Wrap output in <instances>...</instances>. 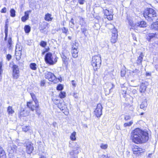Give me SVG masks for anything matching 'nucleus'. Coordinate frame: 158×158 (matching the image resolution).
I'll return each mask as SVG.
<instances>
[{
    "label": "nucleus",
    "instance_id": "1",
    "mask_svg": "<svg viewBox=\"0 0 158 158\" xmlns=\"http://www.w3.org/2000/svg\"><path fill=\"white\" fill-rule=\"evenodd\" d=\"M148 139V133L139 128L135 129L131 132L130 139L132 142L135 144L145 143Z\"/></svg>",
    "mask_w": 158,
    "mask_h": 158
},
{
    "label": "nucleus",
    "instance_id": "29",
    "mask_svg": "<svg viewBox=\"0 0 158 158\" xmlns=\"http://www.w3.org/2000/svg\"><path fill=\"white\" fill-rule=\"evenodd\" d=\"M78 45V43L76 42L73 43L71 44L72 49H77Z\"/></svg>",
    "mask_w": 158,
    "mask_h": 158
},
{
    "label": "nucleus",
    "instance_id": "46",
    "mask_svg": "<svg viewBox=\"0 0 158 158\" xmlns=\"http://www.w3.org/2000/svg\"><path fill=\"white\" fill-rule=\"evenodd\" d=\"M69 22L71 23V24L70 25V27L71 28H73L74 27V21L73 18H72L70 21Z\"/></svg>",
    "mask_w": 158,
    "mask_h": 158
},
{
    "label": "nucleus",
    "instance_id": "28",
    "mask_svg": "<svg viewBox=\"0 0 158 158\" xmlns=\"http://www.w3.org/2000/svg\"><path fill=\"white\" fill-rule=\"evenodd\" d=\"M155 34L153 33H149L147 36V39L149 41H150L151 39L155 37Z\"/></svg>",
    "mask_w": 158,
    "mask_h": 158
},
{
    "label": "nucleus",
    "instance_id": "19",
    "mask_svg": "<svg viewBox=\"0 0 158 158\" xmlns=\"http://www.w3.org/2000/svg\"><path fill=\"white\" fill-rule=\"evenodd\" d=\"M150 28L153 30L158 31V21L152 23L151 25Z\"/></svg>",
    "mask_w": 158,
    "mask_h": 158
},
{
    "label": "nucleus",
    "instance_id": "34",
    "mask_svg": "<svg viewBox=\"0 0 158 158\" xmlns=\"http://www.w3.org/2000/svg\"><path fill=\"white\" fill-rule=\"evenodd\" d=\"M36 64L35 63H31L30 65V68L33 70H36L37 69Z\"/></svg>",
    "mask_w": 158,
    "mask_h": 158
},
{
    "label": "nucleus",
    "instance_id": "54",
    "mask_svg": "<svg viewBox=\"0 0 158 158\" xmlns=\"http://www.w3.org/2000/svg\"><path fill=\"white\" fill-rule=\"evenodd\" d=\"M133 73H135L136 74H138L139 73V70L137 69H135L133 71Z\"/></svg>",
    "mask_w": 158,
    "mask_h": 158
},
{
    "label": "nucleus",
    "instance_id": "5",
    "mask_svg": "<svg viewBox=\"0 0 158 158\" xmlns=\"http://www.w3.org/2000/svg\"><path fill=\"white\" fill-rule=\"evenodd\" d=\"M30 95L32 100L34 102L35 105L33 104V102H27V106L33 111L35 110V108H38L39 107V105L38 103V101L35 94L33 93H31Z\"/></svg>",
    "mask_w": 158,
    "mask_h": 158
},
{
    "label": "nucleus",
    "instance_id": "59",
    "mask_svg": "<svg viewBox=\"0 0 158 158\" xmlns=\"http://www.w3.org/2000/svg\"><path fill=\"white\" fill-rule=\"evenodd\" d=\"M73 96L75 98H77L78 97L77 94V93H74Z\"/></svg>",
    "mask_w": 158,
    "mask_h": 158
},
{
    "label": "nucleus",
    "instance_id": "36",
    "mask_svg": "<svg viewBox=\"0 0 158 158\" xmlns=\"http://www.w3.org/2000/svg\"><path fill=\"white\" fill-rule=\"evenodd\" d=\"M7 111L9 114H12L14 113V111L12 109L11 106H9L7 108Z\"/></svg>",
    "mask_w": 158,
    "mask_h": 158
},
{
    "label": "nucleus",
    "instance_id": "47",
    "mask_svg": "<svg viewBox=\"0 0 158 158\" xmlns=\"http://www.w3.org/2000/svg\"><path fill=\"white\" fill-rule=\"evenodd\" d=\"M46 45H47V43L46 42L44 41H42L40 42V45L41 46H42L43 47H44L46 46Z\"/></svg>",
    "mask_w": 158,
    "mask_h": 158
},
{
    "label": "nucleus",
    "instance_id": "13",
    "mask_svg": "<svg viewBox=\"0 0 158 158\" xmlns=\"http://www.w3.org/2000/svg\"><path fill=\"white\" fill-rule=\"evenodd\" d=\"M105 15L106 16V18L109 20H112L113 18V12L109 11L107 9H103Z\"/></svg>",
    "mask_w": 158,
    "mask_h": 158
},
{
    "label": "nucleus",
    "instance_id": "22",
    "mask_svg": "<svg viewBox=\"0 0 158 158\" xmlns=\"http://www.w3.org/2000/svg\"><path fill=\"white\" fill-rule=\"evenodd\" d=\"M147 101L146 100H145L143 101L140 105V108L141 109H143L144 110H146L147 106Z\"/></svg>",
    "mask_w": 158,
    "mask_h": 158
},
{
    "label": "nucleus",
    "instance_id": "43",
    "mask_svg": "<svg viewBox=\"0 0 158 158\" xmlns=\"http://www.w3.org/2000/svg\"><path fill=\"white\" fill-rule=\"evenodd\" d=\"M66 93L64 92H61L59 95V96L60 98H64L65 97Z\"/></svg>",
    "mask_w": 158,
    "mask_h": 158
},
{
    "label": "nucleus",
    "instance_id": "63",
    "mask_svg": "<svg viewBox=\"0 0 158 158\" xmlns=\"http://www.w3.org/2000/svg\"><path fill=\"white\" fill-rule=\"evenodd\" d=\"M155 68L157 70H158V64H157L155 65Z\"/></svg>",
    "mask_w": 158,
    "mask_h": 158
},
{
    "label": "nucleus",
    "instance_id": "26",
    "mask_svg": "<svg viewBox=\"0 0 158 158\" xmlns=\"http://www.w3.org/2000/svg\"><path fill=\"white\" fill-rule=\"evenodd\" d=\"M118 35H112V37L111 39V42L113 43H115L117 40Z\"/></svg>",
    "mask_w": 158,
    "mask_h": 158
},
{
    "label": "nucleus",
    "instance_id": "61",
    "mask_svg": "<svg viewBox=\"0 0 158 158\" xmlns=\"http://www.w3.org/2000/svg\"><path fill=\"white\" fill-rule=\"evenodd\" d=\"M45 84V82L44 81H42L41 85V86H44Z\"/></svg>",
    "mask_w": 158,
    "mask_h": 158
},
{
    "label": "nucleus",
    "instance_id": "23",
    "mask_svg": "<svg viewBox=\"0 0 158 158\" xmlns=\"http://www.w3.org/2000/svg\"><path fill=\"white\" fill-rule=\"evenodd\" d=\"M53 18L52 17L51 14L47 13L45 15L44 19L47 21H51L52 20Z\"/></svg>",
    "mask_w": 158,
    "mask_h": 158
},
{
    "label": "nucleus",
    "instance_id": "62",
    "mask_svg": "<svg viewBox=\"0 0 158 158\" xmlns=\"http://www.w3.org/2000/svg\"><path fill=\"white\" fill-rule=\"evenodd\" d=\"M37 109L38 108H37V109H36V114L38 115H40V112L38 111Z\"/></svg>",
    "mask_w": 158,
    "mask_h": 158
},
{
    "label": "nucleus",
    "instance_id": "33",
    "mask_svg": "<svg viewBox=\"0 0 158 158\" xmlns=\"http://www.w3.org/2000/svg\"><path fill=\"white\" fill-rule=\"evenodd\" d=\"M22 49V47L19 44H17L16 46L15 52H21Z\"/></svg>",
    "mask_w": 158,
    "mask_h": 158
},
{
    "label": "nucleus",
    "instance_id": "20",
    "mask_svg": "<svg viewBox=\"0 0 158 158\" xmlns=\"http://www.w3.org/2000/svg\"><path fill=\"white\" fill-rule=\"evenodd\" d=\"M143 56V53H141L136 60V63L137 64L139 65L141 64Z\"/></svg>",
    "mask_w": 158,
    "mask_h": 158
},
{
    "label": "nucleus",
    "instance_id": "45",
    "mask_svg": "<svg viewBox=\"0 0 158 158\" xmlns=\"http://www.w3.org/2000/svg\"><path fill=\"white\" fill-rule=\"evenodd\" d=\"M63 88V86L62 85L60 84L57 86L56 89L58 90H61Z\"/></svg>",
    "mask_w": 158,
    "mask_h": 158
},
{
    "label": "nucleus",
    "instance_id": "40",
    "mask_svg": "<svg viewBox=\"0 0 158 158\" xmlns=\"http://www.w3.org/2000/svg\"><path fill=\"white\" fill-rule=\"evenodd\" d=\"M100 147L102 149H106L108 147V145L106 144L101 143L100 144Z\"/></svg>",
    "mask_w": 158,
    "mask_h": 158
},
{
    "label": "nucleus",
    "instance_id": "52",
    "mask_svg": "<svg viewBox=\"0 0 158 158\" xmlns=\"http://www.w3.org/2000/svg\"><path fill=\"white\" fill-rule=\"evenodd\" d=\"M6 12V8L4 7L1 10V12L2 13H5Z\"/></svg>",
    "mask_w": 158,
    "mask_h": 158
},
{
    "label": "nucleus",
    "instance_id": "18",
    "mask_svg": "<svg viewBox=\"0 0 158 158\" xmlns=\"http://www.w3.org/2000/svg\"><path fill=\"white\" fill-rule=\"evenodd\" d=\"M146 24L145 22L144 21H141L138 22L137 23L135 24V26H136V28L137 27H146Z\"/></svg>",
    "mask_w": 158,
    "mask_h": 158
},
{
    "label": "nucleus",
    "instance_id": "37",
    "mask_svg": "<svg viewBox=\"0 0 158 158\" xmlns=\"http://www.w3.org/2000/svg\"><path fill=\"white\" fill-rule=\"evenodd\" d=\"M79 24L81 25L82 27L85 24V23L84 19L83 18L81 17L79 18Z\"/></svg>",
    "mask_w": 158,
    "mask_h": 158
},
{
    "label": "nucleus",
    "instance_id": "12",
    "mask_svg": "<svg viewBox=\"0 0 158 158\" xmlns=\"http://www.w3.org/2000/svg\"><path fill=\"white\" fill-rule=\"evenodd\" d=\"M17 149V147L15 145H13L12 146L9 147L8 151L9 153V155L10 157L13 156L16 152Z\"/></svg>",
    "mask_w": 158,
    "mask_h": 158
},
{
    "label": "nucleus",
    "instance_id": "60",
    "mask_svg": "<svg viewBox=\"0 0 158 158\" xmlns=\"http://www.w3.org/2000/svg\"><path fill=\"white\" fill-rule=\"evenodd\" d=\"M62 58L63 59V60L64 61H65L66 60L67 57L66 56L64 55L62 57Z\"/></svg>",
    "mask_w": 158,
    "mask_h": 158
},
{
    "label": "nucleus",
    "instance_id": "48",
    "mask_svg": "<svg viewBox=\"0 0 158 158\" xmlns=\"http://www.w3.org/2000/svg\"><path fill=\"white\" fill-rule=\"evenodd\" d=\"M53 101L56 104H59V100L57 98H53L52 99Z\"/></svg>",
    "mask_w": 158,
    "mask_h": 158
},
{
    "label": "nucleus",
    "instance_id": "30",
    "mask_svg": "<svg viewBox=\"0 0 158 158\" xmlns=\"http://www.w3.org/2000/svg\"><path fill=\"white\" fill-rule=\"evenodd\" d=\"M22 129L23 131L25 132H27L28 131L31 132V127L29 126H24L23 127Z\"/></svg>",
    "mask_w": 158,
    "mask_h": 158
},
{
    "label": "nucleus",
    "instance_id": "44",
    "mask_svg": "<svg viewBox=\"0 0 158 158\" xmlns=\"http://www.w3.org/2000/svg\"><path fill=\"white\" fill-rule=\"evenodd\" d=\"M107 84L108 86H109L110 87L111 86V88L109 89L110 92H112V89L114 88L115 86L114 84L110 83H108V84Z\"/></svg>",
    "mask_w": 158,
    "mask_h": 158
},
{
    "label": "nucleus",
    "instance_id": "49",
    "mask_svg": "<svg viewBox=\"0 0 158 158\" xmlns=\"http://www.w3.org/2000/svg\"><path fill=\"white\" fill-rule=\"evenodd\" d=\"M131 116L129 115H126L125 116L124 119L126 121L130 120L131 119Z\"/></svg>",
    "mask_w": 158,
    "mask_h": 158
},
{
    "label": "nucleus",
    "instance_id": "10",
    "mask_svg": "<svg viewBox=\"0 0 158 158\" xmlns=\"http://www.w3.org/2000/svg\"><path fill=\"white\" fill-rule=\"evenodd\" d=\"M44 77L50 81H53L56 78L54 74L50 72L47 71L44 73Z\"/></svg>",
    "mask_w": 158,
    "mask_h": 158
},
{
    "label": "nucleus",
    "instance_id": "39",
    "mask_svg": "<svg viewBox=\"0 0 158 158\" xmlns=\"http://www.w3.org/2000/svg\"><path fill=\"white\" fill-rule=\"evenodd\" d=\"M61 30L63 33L65 34L66 35H67V32L68 31V28L64 27L61 28Z\"/></svg>",
    "mask_w": 158,
    "mask_h": 158
},
{
    "label": "nucleus",
    "instance_id": "7",
    "mask_svg": "<svg viewBox=\"0 0 158 158\" xmlns=\"http://www.w3.org/2000/svg\"><path fill=\"white\" fill-rule=\"evenodd\" d=\"M45 60L46 62L50 65H53L57 61V59L55 58L54 60H53V57L51 53L48 52L47 53L45 56Z\"/></svg>",
    "mask_w": 158,
    "mask_h": 158
},
{
    "label": "nucleus",
    "instance_id": "15",
    "mask_svg": "<svg viewBox=\"0 0 158 158\" xmlns=\"http://www.w3.org/2000/svg\"><path fill=\"white\" fill-rule=\"evenodd\" d=\"M33 150V147L31 142H29L26 144V151L28 154L31 153Z\"/></svg>",
    "mask_w": 158,
    "mask_h": 158
},
{
    "label": "nucleus",
    "instance_id": "56",
    "mask_svg": "<svg viewBox=\"0 0 158 158\" xmlns=\"http://www.w3.org/2000/svg\"><path fill=\"white\" fill-rule=\"evenodd\" d=\"M101 158H110V157L108 156L107 155H102L101 156Z\"/></svg>",
    "mask_w": 158,
    "mask_h": 158
},
{
    "label": "nucleus",
    "instance_id": "27",
    "mask_svg": "<svg viewBox=\"0 0 158 158\" xmlns=\"http://www.w3.org/2000/svg\"><path fill=\"white\" fill-rule=\"evenodd\" d=\"M128 24L129 25L131 26L130 29H134L136 28V26H135V24L133 23V22L131 20H128Z\"/></svg>",
    "mask_w": 158,
    "mask_h": 158
},
{
    "label": "nucleus",
    "instance_id": "51",
    "mask_svg": "<svg viewBox=\"0 0 158 158\" xmlns=\"http://www.w3.org/2000/svg\"><path fill=\"white\" fill-rule=\"evenodd\" d=\"M2 62H1L0 63V74H2L3 72V70L2 69Z\"/></svg>",
    "mask_w": 158,
    "mask_h": 158
},
{
    "label": "nucleus",
    "instance_id": "32",
    "mask_svg": "<svg viewBox=\"0 0 158 158\" xmlns=\"http://www.w3.org/2000/svg\"><path fill=\"white\" fill-rule=\"evenodd\" d=\"M24 29L26 33H28L31 31V27L29 26L26 25L24 27Z\"/></svg>",
    "mask_w": 158,
    "mask_h": 158
},
{
    "label": "nucleus",
    "instance_id": "4",
    "mask_svg": "<svg viewBox=\"0 0 158 158\" xmlns=\"http://www.w3.org/2000/svg\"><path fill=\"white\" fill-rule=\"evenodd\" d=\"M101 64V59L100 55L95 56L92 57L91 64L94 71L99 69Z\"/></svg>",
    "mask_w": 158,
    "mask_h": 158
},
{
    "label": "nucleus",
    "instance_id": "17",
    "mask_svg": "<svg viewBox=\"0 0 158 158\" xmlns=\"http://www.w3.org/2000/svg\"><path fill=\"white\" fill-rule=\"evenodd\" d=\"M147 87L145 83H142L140 85L139 89V92L141 94L144 93Z\"/></svg>",
    "mask_w": 158,
    "mask_h": 158
},
{
    "label": "nucleus",
    "instance_id": "58",
    "mask_svg": "<svg viewBox=\"0 0 158 158\" xmlns=\"http://www.w3.org/2000/svg\"><path fill=\"white\" fill-rule=\"evenodd\" d=\"M72 85L74 87L76 86V83L73 80L72 81Z\"/></svg>",
    "mask_w": 158,
    "mask_h": 158
},
{
    "label": "nucleus",
    "instance_id": "11",
    "mask_svg": "<svg viewBox=\"0 0 158 158\" xmlns=\"http://www.w3.org/2000/svg\"><path fill=\"white\" fill-rule=\"evenodd\" d=\"M132 149L134 153L136 155H139L144 151V149H143L135 144L132 146Z\"/></svg>",
    "mask_w": 158,
    "mask_h": 158
},
{
    "label": "nucleus",
    "instance_id": "16",
    "mask_svg": "<svg viewBox=\"0 0 158 158\" xmlns=\"http://www.w3.org/2000/svg\"><path fill=\"white\" fill-rule=\"evenodd\" d=\"M31 12V10H29L25 12L24 16L21 18V20L23 22H25L28 19L29 14Z\"/></svg>",
    "mask_w": 158,
    "mask_h": 158
},
{
    "label": "nucleus",
    "instance_id": "35",
    "mask_svg": "<svg viewBox=\"0 0 158 158\" xmlns=\"http://www.w3.org/2000/svg\"><path fill=\"white\" fill-rule=\"evenodd\" d=\"M76 132L75 131L73 132L70 135V139L73 140V141H74L76 140Z\"/></svg>",
    "mask_w": 158,
    "mask_h": 158
},
{
    "label": "nucleus",
    "instance_id": "42",
    "mask_svg": "<svg viewBox=\"0 0 158 158\" xmlns=\"http://www.w3.org/2000/svg\"><path fill=\"white\" fill-rule=\"evenodd\" d=\"M133 122L132 120L130 121L129 122L125 123L124 124V127L130 126L133 124Z\"/></svg>",
    "mask_w": 158,
    "mask_h": 158
},
{
    "label": "nucleus",
    "instance_id": "38",
    "mask_svg": "<svg viewBox=\"0 0 158 158\" xmlns=\"http://www.w3.org/2000/svg\"><path fill=\"white\" fill-rule=\"evenodd\" d=\"M10 15L11 17H14L15 16V11L13 9H12L10 10Z\"/></svg>",
    "mask_w": 158,
    "mask_h": 158
},
{
    "label": "nucleus",
    "instance_id": "55",
    "mask_svg": "<svg viewBox=\"0 0 158 158\" xmlns=\"http://www.w3.org/2000/svg\"><path fill=\"white\" fill-rule=\"evenodd\" d=\"M78 2L80 4H84L85 1L84 0H78Z\"/></svg>",
    "mask_w": 158,
    "mask_h": 158
},
{
    "label": "nucleus",
    "instance_id": "25",
    "mask_svg": "<svg viewBox=\"0 0 158 158\" xmlns=\"http://www.w3.org/2000/svg\"><path fill=\"white\" fill-rule=\"evenodd\" d=\"M0 158H6V156L5 151L2 149V148H0Z\"/></svg>",
    "mask_w": 158,
    "mask_h": 158
},
{
    "label": "nucleus",
    "instance_id": "9",
    "mask_svg": "<svg viewBox=\"0 0 158 158\" xmlns=\"http://www.w3.org/2000/svg\"><path fill=\"white\" fill-rule=\"evenodd\" d=\"M13 76L15 79H17L19 75V71L18 66L16 65H13Z\"/></svg>",
    "mask_w": 158,
    "mask_h": 158
},
{
    "label": "nucleus",
    "instance_id": "8",
    "mask_svg": "<svg viewBox=\"0 0 158 158\" xmlns=\"http://www.w3.org/2000/svg\"><path fill=\"white\" fill-rule=\"evenodd\" d=\"M102 107L100 103L97 105V107L94 111V114L98 118L100 117L102 114Z\"/></svg>",
    "mask_w": 158,
    "mask_h": 158
},
{
    "label": "nucleus",
    "instance_id": "31",
    "mask_svg": "<svg viewBox=\"0 0 158 158\" xmlns=\"http://www.w3.org/2000/svg\"><path fill=\"white\" fill-rule=\"evenodd\" d=\"M21 52H15V56H16V59L17 60H19L21 57Z\"/></svg>",
    "mask_w": 158,
    "mask_h": 158
},
{
    "label": "nucleus",
    "instance_id": "50",
    "mask_svg": "<svg viewBox=\"0 0 158 158\" xmlns=\"http://www.w3.org/2000/svg\"><path fill=\"white\" fill-rule=\"evenodd\" d=\"M81 31L85 35L86 32L87 31V29L86 28H82L81 29Z\"/></svg>",
    "mask_w": 158,
    "mask_h": 158
},
{
    "label": "nucleus",
    "instance_id": "57",
    "mask_svg": "<svg viewBox=\"0 0 158 158\" xmlns=\"http://www.w3.org/2000/svg\"><path fill=\"white\" fill-rule=\"evenodd\" d=\"M121 76L122 77H124L125 74V72L124 71H121Z\"/></svg>",
    "mask_w": 158,
    "mask_h": 158
},
{
    "label": "nucleus",
    "instance_id": "14",
    "mask_svg": "<svg viewBox=\"0 0 158 158\" xmlns=\"http://www.w3.org/2000/svg\"><path fill=\"white\" fill-rule=\"evenodd\" d=\"M74 149H75V150H72L69 153L70 155L72 156L71 158H77V156L75 155H74V151H78L76 152V154H78L79 152L78 150L80 149V147L78 145H77Z\"/></svg>",
    "mask_w": 158,
    "mask_h": 158
},
{
    "label": "nucleus",
    "instance_id": "53",
    "mask_svg": "<svg viewBox=\"0 0 158 158\" xmlns=\"http://www.w3.org/2000/svg\"><path fill=\"white\" fill-rule=\"evenodd\" d=\"M6 58L8 60H9L11 58V56L10 55L8 54L7 55Z\"/></svg>",
    "mask_w": 158,
    "mask_h": 158
},
{
    "label": "nucleus",
    "instance_id": "41",
    "mask_svg": "<svg viewBox=\"0 0 158 158\" xmlns=\"http://www.w3.org/2000/svg\"><path fill=\"white\" fill-rule=\"evenodd\" d=\"M110 25L112 27L114 28L112 31V35H118L117 30L115 28H114V26L113 25H112V24H110Z\"/></svg>",
    "mask_w": 158,
    "mask_h": 158
},
{
    "label": "nucleus",
    "instance_id": "3",
    "mask_svg": "<svg viewBox=\"0 0 158 158\" xmlns=\"http://www.w3.org/2000/svg\"><path fill=\"white\" fill-rule=\"evenodd\" d=\"M8 19H7L5 22V26L4 32L5 34V37L4 38V40L7 41V47L9 50H11L13 48V41L12 40V37L9 36L8 38Z\"/></svg>",
    "mask_w": 158,
    "mask_h": 158
},
{
    "label": "nucleus",
    "instance_id": "24",
    "mask_svg": "<svg viewBox=\"0 0 158 158\" xmlns=\"http://www.w3.org/2000/svg\"><path fill=\"white\" fill-rule=\"evenodd\" d=\"M78 52L77 49H72L71 53L73 58H76L78 56Z\"/></svg>",
    "mask_w": 158,
    "mask_h": 158
},
{
    "label": "nucleus",
    "instance_id": "21",
    "mask_svg": "<svg viewBox=\"0 0 158 158\" xmlns=\"http://www.w3.org/2000/svg\"><path fill=\"white\" fill-rule=\"evenodd\" d=\"M58 107L61 110H63L67 108V106L64 104V103H60L58 105Z\"/></svg>",
    "mask_w": 158,
    "mask_h": 158
},
{
    "label": "nucleus",
    "instance_id": "2",
    "mask_svg": "<svg viewBox=\"0 0 158 158\" xmlns=\"http://www.w3.org/2000/svg\"><path fill=\"white\" fill-rule=\"evenodd\" d=\"M143 16L149 21H153L157 19V16L156 11L152 8H148L143 11Z\"/></svg>",
    "mask_w": 158,
    "mask_h": 158
},
{
    "label": "nucleus",
    "instance_id": "64",
    "mask_svg": "<svg viewBox=\"0 0 158 158\" xmlns=\"http://www.w3.org/2000/svg\"><path fill=\"white\" fill-rule=\"evenodd\" d=\"M146 74V76H150L151 75V73L147 72Z\"/></svg>",
    "mask_w": 158,
    "mask_h": 158
},
{
    "label": "nucleus",
    "instance_id": "6",
    "mask_svg": "<svg viewBox=\"0 0 158 158\" xmlns=\"http://www.w3.org/2000/svg\"><path fill=\"white\" fill-rule=\"evenodd\" d=\"M48 23L44 21L39 24V29L40 32L44 34H47L48 30Z\"/></svg>",
    "mask_w": 158,
    "mask_h": 158
}]
</instances>
